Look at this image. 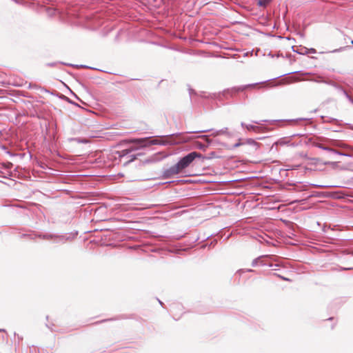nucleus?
<instances>
[{"label": "nucleus", "instance_id": "5", "mask_svg": "<svg viewBox=\"0 0 353 353\" xmlns=\"http://www.w3.org/2000/svg\"><path fill=\"white\" fill-rule=\"evenodd\" d=\"M143 141H145L144 139H132V140L130 141V143H143Z\"/></svg>", "mask_w": 353, "mask_h": 353}, {"label": "nucleus", "instance_id": "6", "mask_svg": "<svg viewBox=\"0 0 353 353\" xmlns=\"http://www.w3.org/2000/svg\"><path fill=\"white\" fill-rule=\"evenodd\" d=\"M319 148H323V149H324V150H330V151H332V152H333L336 153L335 150H332V149H330V148H328L323 147V145H319Z\"/></svg>", "mask_w": 353, "mask_h": 353}, {"label": "nucleus", "instance_id": "3", "mask_svg": "<svg viewBox=\"0 0 353 353\" xmlns=\"http://www.w3.org/2000/svg\"><path fill=\"white\" fill-rule=\"evenodd\" d=\"M272 0H259L258 5L260 6H265L268 5Z\"/></svg>", "mask_w": 353, "mask_h": 353}, {"label": "nucleus", "instance_id": "7", "mask_svg": "<svg viewBox=\"0 0 353 353\" xmlns=\"http://www.w3.org/2000/svg\"><path fill=\"white\" fill-rule=\"evenodd\" d=\"M335 163L334 162H324L323 164L325 165H328V164H334Z\"/></svg>", "mask_w": 353, "mask_h": 353}, {"label": "nucleus", "instance_id": "1", "mask_svg": "<svg viewBox=\"0 0 353 353\" xmlns=\"http://www.w3.org/2000/svg\"><path fill=\"white\" fill-rule=\"evenodd\" d=\"M201 157L202 154L199 152H192L189 153L181 158L177 163L165 170L163 172V177L170 179L179 174L184 173L185 169L191 165L195 159Z\"/></svg>", "mask_w": 353, "mask_h": 353}, {"label": "nucleus", "instance_id": "8", "mask_svg": "<svg viewBox=\"0 0 353 353\" xmlns=\"http://www.w3.org/2000/svg\"><path fill=\"white\" fill-rule=\"evenodd\" d=\"M352 44L353 45V40L351 41Z\"/></svg>", "mask_w": 353, "mask_h": 353}, {"label": "nucleus", "instance_id": "4", "mask_svg": "<svg viewBox=\"0 0 353 353\" xmlns=\"http://www.w3.org/2000/svg\"><path fill=\"white\" fill-rule=\"evenodd\" d=\"M245 128H246L248 130H254V131H255V130L258 128V127L254 126V125H247L245 126Z\"/></svg>", "mask_w": 353, "mask_h": 353}, {"label": "nucleus", "instance_id": "2", "mask_svg": "<svg viewBox=\"0 0 353 353\" xmlns=\"http://www.w3.org/2000/svg\"><path fill=\"white\" fill-rule=\"evenodd\" d=\"M259 143L254 141L253 139H247L245 141H239L238 143L234 145V148H237L239 146H243V151L248 154H254L259 148Z\"/></svg>", "mask_w": 353, "mask_h": 353}]
</instances>
